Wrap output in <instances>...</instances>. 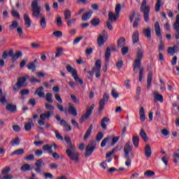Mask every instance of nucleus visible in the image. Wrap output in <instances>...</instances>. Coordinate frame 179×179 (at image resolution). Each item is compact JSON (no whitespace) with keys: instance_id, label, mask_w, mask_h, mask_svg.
<instances>
[{"instance_id":"f257e3e1","label":"nucleus","mask_w":179,"mask_h":179,"mask_svg":"<svg viewBox=\"0 0 179 179\" xmlns=\"http://www.w3.org/2000/svg\"><path fill=\"white\" fill-rule=\"evenodd\" d=\"M31 11L33 17H36V19H38V17H41L40 24L41 27L42 29H45L47 27V21H45V16H43V14L41 13V7L38 6V1L37 0L34 1L31 3Z\"/></svg>"},{"instance_id":"f03ea898","label":"nucleus","mask_w":179,"mask_h":179,"mask_svg":"<svg viewBox=\"0 0 179 179\" xmlns=\"http://www.w3.org/2000/svg\"><path fill=\"white\" fill-rule=\"evenodd\" d=\"M143 58V50L138 49L136 52V59L134 61V72L136 73L138 72V69H140L139 71V77L138 80L139 82H142V79L143 78V72H145V69L143 67H141L142 65V59Z\"/></svg>"},{"instance_id":"7ed1b4c3","label":"nucleus","mask_w":179,"mask_h":179,"mask_svg":"<svg viewBox=\"0 0 179 179\" xmlns=\"http://www.w3.org/2000/svg\"><path fill=\"white\" fill-rule=\"evenodd\" d=\"M66 154L67 155L70 160H71V162H74L75 163H79V152L76 151V147L68 148L66 150Z\"/></svg>"},{"instance_id":"20e7f679","label":"nucleus","mask_w":179,"mask_h":179,"mask_svg":"<svg viewBox=\"0 0 179 179\" xmlns=\"http://www.w3.org/2000/svg\"><path fill=\"white\" fill-rule=\"evenodd\" d=\"M146 0H143L140 10L144 15L145 22H149V13H150V6H148Z\"/></svg>"},{"instance_id":"39448f33","label":"nucleus","mask_w":179,"mask_h":179,"mask_svg":"<svg viewBox=\"0 0 179 179\" xmlns=\"http://www.w3.org/2000/svg\"><path fill=\"white\" fill-rule=\"evenodd\" d=\"M27 79H29V76L27 75L19 78L17 79V82L13 87L14 92H17L20 89V87H24L25 86H27V83L26 82H27Z\"/></svg>"},{"instance_id":"423d86ee","label":"nucleus","mask_w":179,"mask_h":179,"mask_svg":"<svg viewBox=\"0 0 179 179\" xmlns=\"http://www.w3.org/2000/svg\"><path fill=\"white\" fill-rule=\"evenodd\" d=\"M66 69L67 72L71 73L74 80L77 83H79L80 85H83V80L79 78V76H78V71H76V69H73L72 66L69 64L66 66Z\"/></svg>"},{"instance_id":"0eeeda50","label":"nucleus","mask_w":179,"mask_h":179,"mask_svg":"<svg viewBox=\"0 0 179 179\" xmlns=\"http://www.w3.org/2000/svg\"><path fill=\"white\" fill-rule=\"evenodd\" d=\"M115 15L112 11H109L108 19L109 22H115L120 17V12H121V4L118 3L115 8Z\"/></svg>"},{"instance_id":"6e6552de","label":"nucleus","mask_w":179,"mask_h":179,"mask_svg":"<svg viewBox=\"0 0 179 179\" xmlns=\"http://www.w3.org/2000/svg\"><path fill=\"white\" fill-rule=\"evenodd\" d=\"M107 40H108V33H107L106 30H103L101 34L97 38L99 47H102Z\"/></svg>"},{"instance_id":"1a4fd4ad","label":"nucleus","mask_w":179,"mask_h":179,"mask_svg":"<svg viewBox=\"0 0 179 179\" xmlns=\"http://www.w3.org/2000/svg\"><path fill=\"white\" fill-rule=\"evenodd\" d=\"M93 110H94V103H92L90 107H88L86 110L85 114L83 115L80 118V122L82 124L85 120H89L90 115L93 114Z\"/></svg>"},{"instance_id":"9d476101","label":"nucleus","mask_w":179,"mask_h":179,"mask_svg":"<svg viewBox=\"0 0 179 179\" xmlns=\"http://www.w3.org/2000/svg\"><path fill=\"white\" fill-rule=\"evenodd\" d=\"M96 149V143L93 141H90L85 148V157H89L94 152Z\"/></svg>"},{"instance_id":"9b49d317","label":"nucleus","mask_w":179,"mask_h":179,"mask_svg":"<svg viewBox=\"0 0 179 179\" xmlns=\"http://www.w3.org/2000/svg\"><path fill=\"white\" fill-rule=\"evenodd\" d=\"M108 99H110V96L108 95V94L105 93L103 96V99H101L99 101V108L98 110L99 113H101V111L104 110V106H106V104H107Z\"/></svg>"},{"instance_id":"f8f14e48","label":"nucleus","mask_w":179,"mask_h":179,"mask_svg":"<svg viewBox=\"0 0 179 179\" xmlns=\"http://www.w3.org/2000/svg\"><path fill=\"white\" fill-rule=\"evenodd\" d=\"M93 71H95L96 78H100V76H101V73H100L101 71V60L97 59L96 61L94 66L93 67Z\"/></svg>"},{"instance_id":"ddd939ff","label":"nucleus","mask_w":179,"mask_h":179,"mask_svg":"<svg viewBox=\"0 0 179 179\" xmlns=\"http://www.w3.org/2000/svg\"><path fill=\"white\" fill-rule=\"evenodd\" d=\"M45 164H44V161H43V159H38L35 163V166H36V168L34 169L35 171L40 174L41 173V168L43 167V166H45Z\"/></svg>"},{"instance_id":"4468645a","label":"nucleus","mask_w":179,"mask_h":179,"mask_svg":"<svg viewBox=\"0 0 179 179\" xmlns=\"http://www.w3.org/2000/svg\"><path fill=\"white\" fill-rule=\"evenodd\" d=\"M133 148L134 145L131 142L126 143L124 147V156H129V152H132Z\"/></svg>"},{"instance_id":"2eb2a0df","label":"nucleus","mask_w":179,"mask_h":179,"mask_svg":"<svg viewBox=\"0 0 179 179\" xmlns=\"http://www.w3.org/2000/svg\"><path fill=\"white\" fill-rule=\"evenodd\" d=\"M155 34L157 37H159L160 40H163V36H162V30L160 29V24L159 22H156L155 24Z\"/></svg>"},{"instance_id":"dca6fc26","label":"nucleus","mask_w":179,"mask_h":179,"mask_svg":"<svg viewBox=\"0 0 179 179\" xmlns=\"http://www.w3.org/2000/svg\"><path fill=\"white\" fill-rule=\"evenodd\" d=\"M68 113L69 114H71V115H73L74 117H76V115H78V110L76 109L73 103H69Z\"/></svg>"},{"instance_id":"f3484780","label":"nucleus","mask_w":179,"mask_h":179,"mask_svg":"<svg viewBox=\"0 0 179 179\" xmlns=\"http://www.w3.org/2000/svg\"><path fill=\"white\" fill-rule=\"evenodd\" d=\"M92 15H93V11L92 10L84 13L82 16L83 22H87V20L92 17Z\"/></svg>"},{"instance_id":"a211bd4d","label":"nucleus","mask_w":179,"mask_h":179,"mask_svg":"<svg viewBox=\"0 0 179 179\" xmlns=\"http://www.w3.org/2000/svg\"><path fill=\"white\" fill-rule=\"evenodd\" d=\"M44 87L43 86H41L36 89L34 94H38V97H45V93H44Z\"/></svg>"},{"instance_id":"6ab92c4d","label":"nucleus","mask_w":179,"mask_h":179,"mask_svg":"<svg viewBox=\"0 0 179 179\" xmlns=\"http://www.w3.org/2000/svg\"><path fill=\"white\" fill-rule=\"evenodd\" d=\"M24 25L27 28L31 27V20H30V17H29V14L25 13L24 14Z\"/></svg>"},{"instance_id":"aec40b11","label":"nucleus","mask_w":179,"mask_h":179,"mask_svg":"<svg viewBox=\"0 0 179 179\" xmlns=\"http://www.w3.org/2000/svg\"><path fill=\"white\" fill-rule=\"evenodd\" d=\"M144 153H145V157L149 158L152 156V148H150V145H149V144H147L145 146Z\"/></svg>"},{"instance_id":"412c9836","label":"nucleus","mask_w":179,"mask_h":179,"mask_svg":"<svg viewBox=\"0 0 179 179\" xmlns=\"http://www.w3.org/2000/svg\"><path fill=\"white\" fill-rule=\"evenodd\" d=\"M34 126V123H33V120L28 119V122L24 124V129L25 131H31V127Z\"/></svg>"},{"instance_id":"4be33fe9","label":"nucleus","mask_w":179,"mask_h":179,"mask_svg":"<svg viewBox=\"0 0 179 179\" xmlns=\"http://www.w3.org/2000/svg\"><path fill=\"white\" fill-rule=\"evenodd\" d=\"M51 115H54V111H47L45 113L41 114L40 118L41 120H45V118H48V120L51 117Z\"/></svg>"},{"instance_id":"5701e85b","label":"nucleus","mask_w":179,"mask_h":179,"mask_svg":"<svg viewBox=\"0 0 179 179\" xmlns=\"http://www.w3.org/2000/svg\"><path fill=\"white\" fill-rule=\"evenodd\" d=\"M36 64H37V59H35L33 62L27 64V68L32 72H36Z\"/></svg>"},{"instance_id":"b1692460","label":"nucleus","mask_w":179,"mask_h":179,"mask_svg":"<svg viewBox=\"0 0 179 179\" xmlns=\"http://www.w3.org/2000/svg\"><path fill=\"white\" fill-rule=\"evenodd\" d=\"M106 122L107 124H108V122H110V118L107 117H104L103 118H102V120H101V127L102 129H107V124H106Z\"/></svg>"},{"instance_id":"393cba45","label":"nucleus","mask_w":179,"mask_h":179,"mask_svg":"<svg viewBox=\"0 0 179 179\" xmlns=\"http://www.w3.org/2000/svg\"><path fill=\"white\" fill-rule=\"evenodd\" d=\"M152 79H153V73L152 71H150L148 74V78H147V89H149L150 87V85H152Z\"/></svg>"},{"instance_id":"a878e982","label":"nucleus","mask_w":179,"mask_h":179,"mask_svg":"<svg viewBox=\"0 0 179 179\" xmlns=\"http://www.w3.org/2000/svg\"><path fill=\"white\" fill-rule=\"evenodd\" d=\"M154 100L155 101H159L160 103H163V95L159 94L157 92H155Z\"/></svg>"},{"instance_id":"bb28decb","label":"nucleus","mask_w":179,"mask_h":179,"mask_svg":"<svg viewBox=\"0 0 179 179\" xmlns=\"http://www.w3.org/2000/svg\"><path fill=\"white\" fill-rule=\"evenodd\" d=\"M143 34L145 37H147V38H150V37H152V29L150 27H148L143 30Z\"/></svg>"},{"instance_id":"cd10ccee","label":"nucleus","mask_w":179,"mask_h":179,"mask_svg":"<svg viewBox=\"0 0 179 179\" xmlns=\"http://www.w3.org/2000/svg\"><path fill=\"white\" fill-rule=\"evenodd\" d=\"M6 110L7 111H10V113H15L16 105H13V103H8L6 106Z\"/></svg>"},{"instance_id":"c85d7f7f","label":"nucleus","mask_w":179,"mask_h":179,"mask_svg":"<svg viewBox=\"0 0 179 179\" xmlns=\"http://www.w3.org/2000/svg\"><path fill=\"white\" fill-rule=\"evenodd\" d=\"M92 131H93V124H91L90 127L87 129L85 136H84V141H86L88 139V138L90 137V135L92 134Z\"/></svg>"},{"instance_id":"c756f323","label":"nucleus","mask_w":179,"mask_h":179,"mask_svg":"<svg viewBox=\"0 0 179 179\" xmlns=\"http://www.w3.org/2000/svg\"><path fill=\"white\" fill-rule=\"evenodd\" d=\"M125 41H126L125 38L124 37L120 38L117 41V48H122V47L125 45Z\"/></svg>"},{"instance_id":"7c9ffc66","label":"nucleus","mask_w":179,"mask_h":179,"mask_svg":"<svg viewBox=\"0 0 179 179\" xmlns=\"http://www.w3.org/2000/svg\"><path fill=\"white\" fill-rule=\"evenodd\" d=\"M139 135L144 142H148L149 140V138H148V134L145 132V129H141Z\"/></svg>"},{"instance_id":"2f4dec72","label":"nucleus","mask_w":179,"mask_h":179,"mask_svg":"<svg viewBox=\"0 0 179 179\" xmlns=\"http://www.w3.org/2000/svg\"><path fill=\"white\" fill-rule=\"evenodd\" d=\"M31 170H33V168L29 164H24L21 166V171H31Z\"/></svg>"},{"instance_id":"473e14b6","label":"nucleus","mask_w":179,"mask_h":179,"mask_svg":"<svg viewBox=\"0 0 179 179\" xmlns=\"http://www.w3.org/2000/svg\"><path fill=\"white\" fill-rule=\"evenodd\" d=\"M110 57H111V49L108 47L105 52V61L106 62H108L110 61Z\"/></svg>"},{"instance_id":"72a5a7b5","label":"nucleus","mask_w":179,"mask_h":179,"mask_svg":"<svg viewBox=\"0 0 179 179\" xmlns=\"http://www.w3.org/2000/svg\"><path fill=\"white\" fill-rule=\"evenodd\" d=\"M132 40H133V43L134 44H136V43H138V41H139V31H135L133 33L132 35Z\"/></svg>"},{"instance_id":"f704fd0d","label":"nucleus","mask_w":179,"mask_h":179,"mask_svg":"<svg viewBox=\"0 0 179 179\" xmlns=\"http://www.w3.org/2000/svg\"><path fill=\"white\" fill-rule=\"evenodd\" d=\"M64 141H65L66 143L67 144V148H69V149L75 148V145L72 144V141L71 140V138L66 136V137H64Z\"/></svg>"},{"instance_id":"c9c22d12","label":"nucleus","mask_w":179,"mask_h":179,"mask_svg":"<svg viewBox=\"0 0 179 179\" xmlns=\"http://www.w3.org/2000/svg\"><path fill=\"white\" fill-rule=\"evenodd\" d=\"M139 115H140V120L143 122L145 120H146V117L145 116V108L143 107H141L139 110Z\"/></svg>"},{"instance_id":"e433bc0d","label":"nucleus","mask_w":179,"mask_h":179,"mask_svg":"<svg viewBox=\"0 0 179 179\" xmlns=\"http://www.w3.org/2000/svg\"><path fill=\"white\" fill-rule=\"evenodd\" d=\"M64 19L65 20H68L69 19H71V16H72V14L71 13V10L66 8L65 10H64Z\"/></svg>"},{"instance_id":"4c0bfd02","label":"nucleus","mask_w":179,"mask_h":179,"mask_svg":"<svg viewBox=\"0 0 179 179\" xmlns=\"http://www.w3.org/2000/svg\"><path fill=\"white\" fill-rule=\"evenodd\" d=\"M22 55L23 53L21 51L16 52L13 56L12 62H13V61H16V59H19V58H20V57H22Z\"/></svg>"},{"instance_id":"58836bf2","label":"nucleus","mask_w":179,"mask_h":179,"mask_svg":"<svg viewBox=\"0 0 179 179\" xmlns=\"http://www.w3.org/2000/svg\"><path fill=\"white\" fill-rule=\"evenodd\" d=\"M132 142L135 148H138L139 146V136H133Z\"/></svg>"},{"instance_id":"ea45409f","label":"nucleus","mask_w":179,"mask_h":179,"mask_svg":"<svg viewBox=\"0 0 179 179\" xmlns=\"http://www.w3.org/2000/svg\"><path fill=\"white\" fill-rule=\"evenodd\" d=\"M91 24H92V26H94V27L99 26V24H100V19L93 18L91 20Z\"/></svg>"},{"instance_id":"a19ab883","label":"nucleus","mask_w":179,"mask_h":179,"mask_svg":"<svg viewBox=\"0 0 179 179\" xmlns=\"http://www.w3.org/2000/svg\"><path fill=\"white\" fill-rule=\"evenodd\" d=\"M45 100L48 101V103H54V101L52 100V94L50 92H48L46 94Z\"/></svg>"},{"instance_id":"79ce46f5","label":"nucleus","mask_w":179,"mask_h":179,"mask_svg":"<svg viewBox=\"0 0 179 179\" xmlns=\"http://www.w3.org/2000/svg\"><path fill=\"white\" fill-rule=\"evenodd\" d=\"M19 26V22L17 21H13L12 24L10 25V30H15L17 29Z\"/></svg>"},{"instance_id":"37998d69","label":"nucleus","mask_w":179,"mask_h":179,"mask_svg":"<svg viewBox=\"0 0 179 179\" xmlns=\"http://www.w3.org/2000/svg\"><path fill=\"white\" fill-rule=\"evenodd\" d=\"M157 3H155V12H160V8L162 6V0H156Z\"/></svg>"},{"instance_id":"c03bdc74","label":"nucleus","mask_w":179,"mask_h":179,"mask_svg":"<svg viewBox=\"0 0 179 179\" xmlns=\"http://www.w3.org/2000/svg\"><path fill=\"white\" fill-rule=\"evenodd\" d=\"M24 160H26L27 162H33L34 160V155L30 154L25 157H24Z\"/></svg>"},{"instance_id":"a18cd8bd","label":"nucleus","mask_w":179,"mask_h":179,"mask_svg":"<svg viewBox=\"0 0 179 179\" xmlns=\"http://www.w3.org/2000/svg\"><path fill=\"white\" fill-rule=\"evenodd\" d=\"M1 103L3 106H8V99H6V96H5V95H1Z\"/></svg>"},{"instance_id":"49530a36","label":"nucleus","mask_w":179,"mask_h":179,"mask_svg":"<svg viewBox=\"0 0 179 179\" xmlns=\"http://www.w3.org/2000/svg\"><path fill=\"white\" fill-rule=\"evenodd\" d=\"M110 139H111V136H108L103 138V140L101 143V146L102 148H104L106 146V144L107 143V142H108V141H110Z\"/></svg>"},{"instance_id":"de8ad7c7","label":"nucleus","mask_w":179,"mask_h":179,"mask_svg":"<svg viewBox=\"0 0 179 179\" xmlns=\"http://www.w3.org/2000/svg\"><path fill=\"white\" fill-rule=\"evenodd\" d=\"M124 159H127L125 164L127 167H131V163L132 162V160L131 159V157H129V155L128 156H124Z\"/></svg>"},{"instance_id":"09e8293b","label":"nucleus","mask_w":179,"mask_h":179,"mask_svg":"<svg viewBox=\"0 0 179 179\" xmlns=\"http://www.w3.org/2000/svg\"><path fill=\"white\" fill-rule=\"evenodd\" d=\"M11 15L14 17H18V19H20V15L19 14V12L16 11L15 8H13L11 10Z\"/></svg>"},{"instance_id":"8fccbe9b","label":"nucleus","mask_w":179,"mask_h":179,"mask_svg":"<svg viewBox=\"0 0 179 179\" xmlns=\"http://www.w3.org/2000/svg\"><path fill=\"white\" fill-rule=\"evenodd\" d=\"M23 153H24V150L23 149H18V150H16L15 151H14L11 156H13V155H23Z\"/></svg>"},{"instance_id":"3c124183","label":"nucleus","mask_w":179,"mask_h":179,"mask_svg":"<svg viewBox=\"0 0 179 179\" xmlns=\"http://www.w3.org/2000/svg\"><path fill=\"white\" fill-rule=\"evenodd\" d=\"M159 51H164V42H163V39H160V43L158 46Z\"/></svg>"},{"instance_id":"603ef678","label":"nucleus","mask_w":179,"mask_h":179,"mask_svg":"<svg viewBox=\"0 0 179 179\" xmlns=\"http://www.w3.org/2000/svg\"><path fill=\"white\" fill-rule=\"evenodd\" d=\"M145 177H153L155 176V172L150 170H148L144 173Z\"/></svg>"},{"instance_id":"864d4df0","label":"nucleus","mask_w":179,"mask_h":179,"mask_svg":"<svg viewBox=\"0 0 179 179\" xmlns=\"http://www.w3.org/2000/svg\"><path fill=\"white\" fill-rule=\"evenodd\" d=\"M129 51V48L127 46L122 47V55H127Z\"/></svg>"},{"instance_id":"5fc2aeb1","label":"nucleus","mask_w":179,"mask_h":179,"mask_svg":"<svg viewBox=\"0 0 179 179\" xmlns=\"http://www.w3.org/2000/svg\"><path fill=\"white\" fill-rule=\"evenodd\" d=\"M42 149L43 150H45V151H47V150L49 151L50 150V149H52V145H50V144L44 145H43Z\"/></svg>"},{"instance_id":"6e6d98bb","label":"nucleus","mask_w":179,"mask_h":179,"mask_svg":"<svg viewBox=\"0 0 179 179\" xmlns=\"http://www.w3.org/2000/svg\"><path fill=\"white\" fill-rule=\"evenodd\" d=\"M56 22H57V25L58 26V27H62V17H61V16H59V17H57Z\"/></svg>"},{"instance_id":"4d7b16f0","label":"nucleus","mask_w":179,"mask_h":179,"mask_svg":"<svg viewBox=\"0 0 179 179\" xmlns=\"http://www.w3.org/2000/svg\"><path fill=\"white\" fill-rule=\"evenodd\" d=\"M62 51H63V49L62 48H57V53L55 55V57L57 58L61 57V55H62Z\"/></svg>"},{"instance_id":"13d9d810","label":"nucleus","mask_w":179,"mask_h":179,"mask_svg":"<svg viewBox=\"0 0 179 179\" xmlns=\"http://www.w3.org/2000/svg\"><path fill=\"white\" fill-rule=\"evenodd\" d=\"M76 22V18H73V19L67 21V26L69 27H71L72 24H75Z\"/></svg>"},{"instance_id":"bf43d9fd","label":"nucleus","mask_w":179,"mask_h":179,"mask_svg":"<svg viewBox=\"0 0 179 179\" xmlns=\"http://www.w3.org/2000/svg\"><path fill=\"white\" fill-rule=\"evenodd\" d=\"M111 94L114 99H118L120 94L118 92H117V90L115 89H113L111 92Z\"/></svg>"},{"instance_id":"052dcab7","label":"nucleus","mask_w":179,"mask_h":179,"mask_svg":"<svg viewBox=\"0 0 179 179\" xmlns=\"http://www.w3.org/2000/svg\"><path fill=\"white\" fill-rule=\"evenodd\" d=\"M20 142L19 137H15L14 139L11 141V145L13 146V145H19V143Z\"/></svg>"},{"instance_id":"680f3d73","label":"nucleus","mask_w":179,"mask_h":179,"mask_svg":"<svg viewBox=\"0 0 179 179\" xmlns=\"http://www.w3.org/2000/svg\"><path fill=\"white\" fill-rule=\"evenodd\" d=\"M1 173L3 176L9 174L10 173V167L5 168L2 170Z\"/></svg>"},{"instance_id":"e2e57ef3","label":"nucleus","mask_w":179,"mask_h":179,"mask_svg":"<svg viewBox=\"0 0 179 179\" xmlns=\"http://www.w3.org/2000/svg\"><path fill=\"white\" fill-rule=\"evenodd\" d=\"M118 141H120V136L113 137L112 139V143L110 144L111 146H114V145H115V143H117V142H118Z\"/></svg>"},{"instance_id":"0e129e2a","label":"nucleus","mask_w":179,"mask_h":179,"mask_svg":"<svg viewBox=\"0 0 179 179\" xmlns=\"http://www.w3.org/2000/svg\"><path fill=\"white\" fill-rule=\"evenodd\" d=\"M53 36H55V37L61 38V37H62V31H54Z\"/></svg>"},{"instance_id":"69168bd1","label":"nucleus","mask_w":179,"mask_h":179,"mask_svg":"<svg viewBox=\"0 0 179 179\" xmlns=\"http://www.w3.org/2000/svg\"><path fill=\"white\" fill-rule=\"evenodd\" d=\"M106 26L108 29V30H113V21H106Z\"/></svg>"},{"instance_id":"338daca9","label":"nucleus","mask_w":179,"mask_h":179,"mask_svg":"<svg viewBox=\"0 0 179 179\" xmlns=\"http://www.w3.org/2000/svg\"><path fill=\"white\" fill-rule=\"evenodd\" d=\"M1 179H13V175L12 174L3 175Z\"/></svg>"},{"instance_id":"774afa93","label":"nucleus","mask_w":179,"mask_h":179,"mask_svg":"<svg viewBox=\"0 0 179 179\" xmlns=\"http://www.w3.org/2000/svg\"><path fill=\"white\" fill-rule=\"evenodd\" d=\"M173 28L175 29L176 31H179V22L176 21L173 24Z\"/></svg>"}]
</instances>
